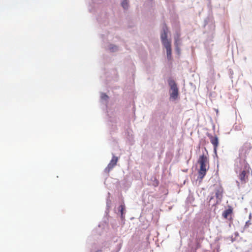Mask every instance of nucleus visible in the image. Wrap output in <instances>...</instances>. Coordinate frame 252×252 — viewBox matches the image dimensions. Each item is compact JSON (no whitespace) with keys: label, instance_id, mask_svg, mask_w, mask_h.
<instances>
[{"label":"nucleus","instance_id":"1","mask_svg":"<svg viewBox=\"0 0 252 252\" xmlns=\"http://www.w3.org/2000/svg\"><path fill=\"white\" fill-rule=\"evenodd\" d=\"M198 162L200 164V168L198 171V178L202 180L206 175L207 171L209 168L208 158L204 155L200 156Z\"/></svg>","mask_w":252,"mask_h":252},{"label":"nucleus","instance_id":"2","mask_svg":"<svg viewBox=\"0 0 252 252\" xmlns=\"http://www.w3.org/2000/svg\"><path fill=\"white\" fill-rule=\"evenodd\" d=\"M168 28L166 25H164L162 28V32L161 33V40L162 44L166 48L167 57L168 60L171 59V42L167 39Z\"/></svg>","mask_w":252,"mask_h":252},{"label":"nucleus","instance_id":"3","mask_svg":"<svg viewBox=\"0 0 252 252\" xmlns=\"http://www.w3.org/2000/svg\"><path fill=\"white\" fill-rule=\"evenodd\" d=\"M168 82L171 89L170 93V98L175 100L177 98L179 95L178 88L177 84L172 79L169 80Z\"/></svg>","mask_w":252,"mask_h":252},{"label":"nucleus","instance_id":"4","mask_svg":"<svg viewBox=\"0 0 252 252\" xmlns=\"http://www.w3.org/2000/svg\"><path fill=\"white\" fill-rule=\"evenodd\" d=\"M208 137L210 139V142L214 146V152L216 153L217 149L219 145L218 137L217 136H213L211 134H209Z\"/></svg>","mask_w":252,"mask_h":252},{"label":"nucleus","instance_id":"5","mask_svg":"<svg viewBox=\"0 0 252 252\" xmlns=\"http://www.w3.org/2000/svg\"><path fill=\"white\" fill-rule=\"evenodd\" d=\"M238 178L240 180L241 184H246L248 180V175H247V172L245 170H243L238 175Z\"/></svg>","mask_w":252,"mask_h":252},{"label":"nucleus","instance_id":"6","mask_svg":"<svg viewBox=\"0 0 252 252\" xmlns=\"http://www.w3.org/2000/svg\"><path fill=\"white\" fill-rule=\"evenodd\" d=\"M118 160V157L116 156H113L110 163L108 164L106 168V169H107L108 171L111 170L117 164Z\"/></svg>","mask_w":252,"mask_h":252},{"label":"nucleus","instance_id":"7","mask_svg":"<svg viewBox=\"0 0 252 252\" xmlns=\"http://www.w3.org/2000/svg\"><path fill=\"white\" fill-rule=\"evenodd\" d=\"M223 188L221 186H218L216 188L215 195L217 199L221 200L222 197Z\"/></svg>","mask_w":252,"mask_h":252},{"label":"nucleus","instance_id":"8","mask_svg":"<svg viewBox=\"0 0 252 252\" xmlns=\"http://www.w3.org/2000/svg\"><path fill=\"white\" fill-rule=\"evenodd\" d=\"M181 44L180 34L177 33L175 36V45L177 51L179 52V46Z\"/></svg>","mask_w":252,"mask_h":252},{"label":"nucleus","instance_id":"9","mask_svg":"<svg viewBox=\"0 0 252 252\" xmlns=\"http://www.w3.org/2000/svg\"><path fill=\"white\" fill-rule=\"evenodd\" d=\"M233 212L232 208L229 207L228 209L225 210L222 213V216L225 219H227L228 216L231 215Z\"/></svg>","mask_w":252,"mask_h":252},{"label":"nucleus","instance_id":"10","mask_svg":"<svg viewBox=\"0 0 252 252\" xmlns=\"http://www.w3.org/2000/svg\"><path fill=\"white\" fill-rule=\"evenodd\" d=\"M121 4L124 9L127 8L128 6L127 0H123Z\"/></svg>","mask_w":252,"mask_h":252},{"label":"nucleus","instance_id":"11","mask_svg":"<svg viewBox=\"0 0 252 252\" xmlns=\"http://www.w3.org/2000/svg\"><path fill=\"white\" fill-rule=\"evenodd\" d=\"M125 206L124 204H121L119 207V210L121 212L122 217H123V216L124 211L125 210Z\"/></svg>","mask_w":252,"mask_h":252},{"label":"nucleus","instance_id":"12","mask_svg":"<svg viewBox=\"0 0 252 252\" xmlns=\"http://www.w3.org/2000/svg\"><path fill=\"white\" fill-rule=\"evenodd\" d=\"M108 96L107 95L105 94H103L102 95V98H107Z\"/></svg>","mask_w":252,"mask_h":252},{"label":"nucleus","instance_id":"13","mask_svg":"<svg viewBox=\"0 0 252 252\" xmlns=\"http://www.w3.org/2000/svg\"><path fill=\"white\" fill-rule=\"evenodd\" d=\"M237 183L238 184V186H239V183L238 182H237Z\"/></svg>","mask_w":252,"mask_h":252}]
</instances>
